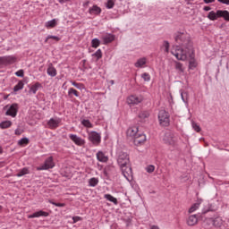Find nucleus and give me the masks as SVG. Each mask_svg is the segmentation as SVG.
Instances as JSON below:
<instances>
[{
  "label": "nucleus",
  "mask_w": 229,
  "mask_h": 229,
  "mask_svg": "<svg viewBox=\"0 0 229 229\" xmlns=\"http://www.w3.org/2000/svg\"><path fill=\"white\" fill-rule=\"evenodd\" d=\"M47 74L52 77L56 76V69H55V67H53L52 64H50V65L47 69Z\"/></svg>",
  "instance_id": "obj_23"
},
{
  "label": "nucleus",
  "mask_w": 229,
  "mask_h": 229,
  "mask_svg": "<svg viewBox=\"0 0 229 229\" xmlns=\"http://www.w3.org/2000/svg\"><path fill=\"white\" fill-rule=\"evenodd\" d=\"M49 203H51L52 205H55V207H65V203H56V202H53L52 200H49Z\"/></svg>",
  "instance_id": "obj_45"
},
{
  "label": "nucleus",
  "mask_w": 229,
  "mask_h": 229,
  "mask_svg": "<svg viewBox=\"0 0 229 229\" xmlns=\"http://www.w3.org/2000/svg\"><path fill=\"white\" fill-rule=\"evenodd\" d=\"M142 65H146V58H140L135 64V67H142Z\"/></svg>",
  "instance_id": "obj_30"
},
{
  "label": "nucleus",
  "mask_w": 229,
  "mask_h": 229,
  "mask_svg": "<svg viewBox=\"0 0 229 229\" xmlns=\"http://www.w3.org/2000/svg\"><path fill=\"white\" fill-rule=\"evenodd\" d=\"M158 119L161 126H169V113H167L165 110L159 111Z\"/></svg>",
  "instance_id": "obj_4"
},
{
  "label": "nucleus",
  "mask_w": 229,
  "mask_h": 229,
  "mask_svg": "<svg viewBox=\"0 0 229 229\" xmlns=\"http://www.w3.org/2000/svg\"><path fill=\"white\" fill-rule=\"evenodd\" d=\"M89 13L94 15H99L101 13V8L98 5H93L92 8H89Z\"/></svg>",
  "instance_id": "obj_20"
},
{
  "label": "nucleus",
  "mask_w": 229,
  "mask_h": 229,
  "mask_svg": "<svg viewBox=\"0 0 229 229\" xmlns=\"http://www.w3.org/2000/svg\"><path fill=\"white\" fill-rule=\"evenodd\" d=\"M174 39L182 48L172 51V55H174L177 60L185 62V60H187V52L194 49V43H192V39H191V35L187 32H177Z\"/></svg>",
  "instance_id": "obj_1"
},
{
  "label": "nucleus",
  "mask_w": 229,
  "mask_h": 229,
  "mask_svg": "<svg viewBox=\"0 0 229 229\" xmlns=\"http://www.w3.org/2000/svg\"><path fill=\"white\" fill-rule=\"evenodd\" d=\"M149 117V113L148 111H142L139 114L140 119H148Z\"/></svg>",
  "instance_id": "obj_32"
},
{
  "label": "nucleus",
  "mask_w": 229,
  "mask_h": 229,
  "mask_svg": "<svg viewBox=\"0 0 229 229\" xmlns=\"http://www.w3.org/2000/svg\"><path fill=\"white\" fill-rule=\"evenodd\" d=\"M89 140L93 143L94 146H99V144H101V134L93 131L89 134Z\"/></svg>",
  "instance_id": "obj_5"
},
{
  "label": "nucleus",
  "mask_w": 229,
  "mask_h": 229,
  "mask_svg": "<svg viewBox=\"0 0 229 229\" xmlns=\"http://www.w3.org/2000/svg\"><path fill=\"white\" fill-rule=\"evenodd\" d=\"M24 89V82L20 81L17 85L14 86L13 91L19 92V90H22Z\"/></svg>",
  "instance_id": "obj_24"
},
{
  "label": "nucleus",
  "mask_w": 229,
  "mask_h": 229,
  "mask_svg": "<svg viewBox=\"0 0 229 229\" xmlns=\"http://www.w3.org/2000/svg\"><path fill=\"white\" fill-rule=\"evenodd\" d=\"M18 144H20V146H22L24 144H30V139L22 138L21 140H19Z\"/></svg>",
  "instance_id": "obj_39"
},
{
  "label": "nucleus",
  "mask_w": 229,
  "mask_h": 229,
  "mask_svg": "<svg viewBox=\"0 0 229 229\" xmlns=\"http://www.w3.org/2000/svg\"><path fill=\"white\" fill-rule=\"evenodd\" d=\"M3 210V206H0V212Z\"/></svg>",
  "instance_id": "obj_59"
},
{
  "label": "nucleus",
  "mask_w": 229,
  "mask_h": 229,
  "mask_svg": "<svg viewBox=\"0 0 229 229\" xmlns=\"http://www.w3.org/2000/svg\"><path fill=\"white\" fill-rule=\"evenodd\" d=\"M117 162L120 165L122 174L126 180L131 176H133V171L131 170V165L130 164V156L126 152H121L119 154Z\"/></svg>",
  "instance_id": "obj_2"
},
{
  "label": "nucleus",
  "mask_w": 229,
  "mask_h": 229,
  "mask_svg": "<svg viewBox=\"0 0 229 229\" xmlns=\"http://www.w3.org/2000/svg\"><path fill=\"white\" fill-rule=\"evenodd\" d=\"M151 229H160L158 226H157V225H153L152 227H151Z\"/></svg>",
  "instance_id": "obj_56"
},
{
  "label": "nucleus",
  "mask_w": 229,
  "mask_h": 229,
  "mask_svg": "<svg viewBox=\"0 0 229 229\" xmlns=\"http://www.w3.org/2000/svg\"><path fill=\"white\" fill-rule=\"evenodd\" d=\"M206 4H209V3H216V0H203Z\"/></svg>",
  "instance_id": "obj_51"
},
{
  "label": "nucleus",
  "mask_w": 229,
  "mask_h": 229,
  "mask_svg": "<svg viewBox=\"0 0 229 229\" xmlns=\"http://www.w3.org/2000/svg\"><path fill=\"white\" fill-rule=\"evenodd\" d=\"M90 4V1H86L84 4H83V6L84 8H89V5Z\"/></svg>",
  "instance_id": "obj_52"
},
{
  "label": "nucleus",
  "mask_w": 229,
  "mask_h": 229,
  "mask_svg": "<svg viewBox=\"0 0 229 229\" xmlns=\"http://www.w3.org/2000/svg\"><path fill=\"white\" fill-rule=\"evenodd\" d=\"M82 62H83V64H86V62H87V60H85V59H84Z\"/></svg>",
  "instance_id": "obj_58"
},
{
  "label": "nucleus",
  "mask_w": 229,
  "mask_h": 229,
  "mask_svg": "<svg viewBox=\"0 0 229 229\" xmlns=\"http://www.w3.org/2000/svg\"><path fill=\"white\" fill-rule=\"evenodd\" d=\"M72 85H73V87H76V89H81V84L75 82V81L72 82Z\"/></svg>",
  "instance_id": "obj_50"
},
{
  "label": "nucleus",
  "mask_w": 229,
  "mask_h": 229,
  "mask_svg": "<svg viewBox=\"0 0 229 229\" xmlns=\"http://www.w3.org/2000/svg\"><path fill=\"white\" fill-rule=\"evenodd\" d=\"M139 135V127H130L127 130V137H137Z\"/></svg>",
  "instance_id": "obj_12"
},
{
  "label": "nucleus",
  "mask_w": 229,
  "mask_h": 229,
  "mask_svg": "<svg viewBox=\"0 0 229 229\" xmlns=\"http://www.w3.org/2000/svg\"><path fill=\"white\" fill-rule=\"evenodd\" d=\"M17 112H19V104L14 103L10 106L8 110L5 112V115H10L11 117H17Z\"/></svg>",
  "instance_id": "obj_7"
},
{
  "label": "nucleus",
  "mask_w": 229,
  "mask_h": 229,
  "mask_svg": "<svg viewBox=\"0 0 229 229\" xmlns=\"http://www.w3.org/2000/svg\"><path fill=\"white\" fill-rule=\"evenodd\" d=\"M71 94H73L75 98H78L80 96V94L78 93V90H76L73 88H71L68 91V96H71Z\"/></svg>",
  "instance_id": "obj_36"
},
{
  "label": "nucleus",
  "mask_w": 229,
  "mask_h": 229,
  "mask_svg": "<svg viewBox=\"0 0 229 229\" xmlns=\"http://www.w3.org/2000/svg\"><path fill=\"white\" fill-rule=\"evenodd\" d=\"M127 103L128 105H139V103H142V98L131 95L127 98Z\"/></svg>",
  "instance_id": "obj_11"
},
{
  "label": "nucleus",
  "mask_w": 229,
  "mask_h": 229,
  "mask_svg": "<svg viewBox=\"0 0 229 229\" xmlns=\"http://www.w3.org/2000/svg\"><path fill=\"white\" fill-rule=\"evenodd\" d=\"M17 62V57L14 55H5L0 57V65H12Z\"/></svg>",
  "instance_id": "obj_6"
},
{
  "label": "nucleus",
  "mask_w": 229,
  "mask_h": 229,
  "mask_svg": "<svg viewBox=\"0 0 229 229\" xmlns=\"http://www.w3.org/2000/svg\"><path fill=\"white\" fill-rule=\"evenodd\" d=\"M213 226L216 228H221V226H223V218H221V216L213 218Z\"/></svg>",
  "instance_id": "obj_17"
},
{
  "label": "nucleus",
  "mask_w": 229,
  "mask_h": 229,
  "mask_svg": "<svg viewBox=\"0 0 229 229\" xmlns=\"http://www.w3.org/2000/svg\"><path fill=\"white\" fill-rule=\"evenodd\" d=\"M53 167H55V162L53 161V157H49L46 159L44 165H41L38 170L42 171L46 169H53Z\"/></svg>",
  "instance_id": "obj_9"
},
{
  "label": "nucleus",
  "mask_w": 229,
  "mask_h": 229,
  "mask_svg": "<svg viewBox=\"0 0 229 229\" xmlns=\"http://www.w3.org/2000/svg\"><path fill=\"white\" fill-rule=\"evenodd\" d=\"M167 144L170 146H174V140L171 139V140H167Z\"/></svg>",
  "instance_id": "obj_54"
},
{
  "label": "nucleus",
  "mask_w": 229,
  "mask_h": 229,
  "mask_svg": "<svg viewBox=\"0 0 229 229\" xmlns=\"http://www.w3.org/2000/svg\"><path fill=\"white\" fill-rule=\"evenodd\" d=\"M24 174H30V170L26 167L22 168L17 174L16 176L21 177L24 176Z\"/></svg>",
  "instance_id": "obj_29"
},
{
  "label": "nucleus",
  "mask_w": 229,
  "mask_h": 229,
  "mask_svg": "<svg viewBox=\"0 0 229 229\" xmlns=\"http://www.w3.org/2000/svg\"><path fill=\"white\" fill-rule=\"evenodd\" d=\"M4 108H8V106H5Z\"/></svg>",
  "instance_id": "obj_63"
},
{
  "label": "nucleus",
  "mask_w": 229,
  "mask_h": 229,
  "mask_svg": "<svg viewBox=\"0 0 229 229\" xmlns=\"http://www.w3.org/2000/svg\"><path fill=\"white\" fill-rule=\"evenodd\" d=\"M101 45V41L98 38H93L91 40V47H94L95 49L99 47V46Z\"/></svg>",
  "instance_id": "obj_27"
},
{
  "label": "nucleus",
  "mask_w": 229,
  "mask_h": 229,
  "mask_svg": "<svg viewBox=\"0 0 229 229\" xmlns=\"http://www.w3.org/2000/svg\"><path fill=\"white\" fill-rule=\"evenodd\" d=\"M97 158L99 162H107L108 157L105 156V154L101 151L98 152Z\"/></svg>",
  "instance_id": "obj_22"
},
{
  "label": "nucleus",
  "mask_w": 229,
  "mask_h": 229,
  "mask_svg": "<svg viewBox=\"0 0 229 229\" xmlns=\"http://www.w3.org/2000/svg\"><path fill=\"white\" fill-rule=\"evenodd\" d=\"M22 131L19 129L15 130V135H21Z\"/></svg>",
  "instance_id": "obj_55"
},
{
  "label": "nucleus",
  "mask_w": 229,
  "mask_h": 229,
  "mask_svg": "<svg viewBox=\"0 0 229 229\" xmlns=\"http://www.w3.org/2000/svg\"><path fill=\"white\" fill-rule=\"evenodd\" d=\"M38 89H42V84H40L39 82H36L34 85H32L29 90L30 93H33V94H37V90H38Z\"/></svg>",
  "instance_id": "obj_18"
},
{
  "label": "nucleus",
  "mask_w": 229,
  "mask_h": 229,
  "mask_svg": "<svg viewBox=\"0 0 229 229\" xmlns=\"http://www.w3.org/2000/svg\"><path fill=\"white\" fill-rule=\"evenodd\" d=\"M208 212H216V208L212 207L210 205L208 209L202 211L201 215L199 216L201 221H203L204 226H210V225H213V218L212 217H207V214Z\"/></svg>",
  "instance_id": "obj_3"
},
{
  "label": "nucleus",
  "mask_w": 229,
  "mask_h": 229,
  "mask_svg": "<svg viewBox=\"0 0 229 229\" xmlns=\"http://www.w3.org/2000/svg\"><path fill=\"white\" fill-rule=\"evenodd\" d=\"M106 199H107L108 201H111L112 203H114V205H117V199H115V197L110 195V194H106L105 195Z\"/></svg>",
  "instance_id": "obj_28"
},
{
  "label": "nucleus",
  "mask_w": 229,
  "mask_h": 229,
  "mask_svg": "<svg viewBox=\"0 0 229 229\" xmlns=\"http://www.w3.org/2000/svg\"><path fill=\"white\" fill-rule=\"evenodd\" d=\"M15 74L18 76V78H24V70H20L16 72Z\"/></svg>",
  "instance_id": "obj_43"
},
{
  "label": "nucleus",
  "mask_w": 229,
  "mask_h": 229,
  "mask_svg": "<svg viewBox=\"0 0 229 229\" xmlns=\"http://www.w3.org/2000/svg\"><path fill=\"white\" fill-rule=\"evenodd\" d=\"M110 83H111V85H114V81H111Z\"/></svg>",
  "instance_id": "obj_61"
},
{
  "label": "nucleus",
  "mask_w": 229,
  "mask_h": 229,
  "mask_svg": "<svg viewBox=\"0 0 229 229\" xmlns=\"http://www.w3.org/2000/svg\"><path fill=\"white\" fill-rule=\"evenodd\" d=\"M92 56H96L98 60L103 57V53L101 52V49H98L96 53L92 55Z\"/></svg>",
  "instance_id": "obj_37"
},
{
  "label": "nucleus",
  "mask_w": 229,
  "mask_h": 229,
  "mask_svg": "<svg viewBox=\"0 0 229 229\" xmlns=\"http://www.w3.org/2000/svg\"><path fill=\"white\" fill-rule=\"evenodd\" d=\"M3 210V206H0V212Z\"/></svg>",
  "instance_id": "obj_60"
},
{
  "label": "nucleus",
  "mask_w": 229,
  "mask_h": 229,
  "mask_svg": "<svg viewBox=\"0 0 229 229\" xmlns=\"http://www.w3.org/2000/svg\"><path fill=\"white\" fill-rule=\"evenodd\" d=\"M141 78H143L144 81H151V75H149V73H148V72H144L141 75Z\"/></svg>",
  "instance_id": "obj_38"
},
{
  "label": "nucleus",
  "mask_w": 229,
  "mask_h": 229,
  "mask_svg": "<svg viewBox=\"0 0 229 229\" xmlns=\"http://www.w3.org/2000/svg\"><path fill=\"white\" fill-rule=\"evenodd\" d=\"M89 183L90 187H96V185L98 183H99V181L98 180V178L93 177V178L89 179Z\"/></svg>",
  "instance_id": "obj_33"
},
{
  "label": "nucleus",
  "mask_w": 229,
  "mask_h": 229,
  "mask_svg": "<svg viewBox=\"0 0 229 229\" xmlns=\"http://www.w3.org/2000/svg\"><path fill=\"white\" fill-rule=\"evenodd\" d=\"M47 40H49V38H46V40H45V42L47 43Z\"/></svg>",
  "instance_id": "obj_62"
},
{
  "label": "nucleus",
  "mask_w": 229,
  "mask_h": 229,
  "mask_svg": "<svg viewBox=\"0 0 229 229\" xmlns=\"http://www.w3.org/2000/svg\"><path fill=\"white\" fill-rule=\"evenodd\" d=\"M61 1H70V0H61Z\"/></svg>",
  "instance_id": "obj_64"
},
{
  "label": "nucleus",
  "mask_w": 229,
  "mask_h": 229,
  "mask_svg": "<svg viewBox=\"0 0 229 229\" xmlns=\"http://www.w3.org/2000/svg\"><path fill=\"white\" fill-rule=\"evenodd\" d=\"M186 56H189V69H196L198 67V63H196V59L194 58V49L192 51L186 52Z\"/></svg>",
  "instance_id": "obj_8"
},
{
  "label": "nucleus",
  "mask_w": 229,
  "mask_h": 229,
  "mask_svg": "<svg viewBox=\"0 0 229 229\" xmlns=\"http://www.w3.org/2000/svg\"><path fill=\"white\" fill-rule=\"evenodd\" d=\"M203 10H204V12H210V10H212V8L210 6H204Z\"/></svg>",
  "instance_id": "obj_53"
},
{
  "label": "nucleus",
  "mask_w": 229,
  "mask_h": 229,
  "mask_svg": "<svg viewBox=\"0 0 229 229\" xmlns=\"http://www.w3.org/2000/svg\"><path fill=\"white\" fill-rule=\"evenodd\" d=\"M217 16L219 18L225 19L227 22H229V12L225 10H217Z\"/></svg>",
  "instance_id": "obj_15"
},
{
  "label": "nucleus",
  "mask_w": 229,
  "mask_h": 229,
  "mask_svg": "<svg viewBox=\"0 0 229 229\" xmlns=\"http://www.w3.org/2000/svg\"><path fill=\"white\" fill-rule=\"evenodd\" d=\"M81 123L83 124V126H85L86 128H92V123H90L89 120H83L81 122Z\"/></svg>",
  "instance_id": "obj_40"
},
{
  "label": "nucleus",
  "mask_w": 229,
  "mask_h": 229,
  "mask_svg": "<svg viewBox=\"0 0 229 229\" xmlns=\"http://www.w3.org/2000/svg\"><path fill=\"white\" fill-rule=\"evenodd\" d=\"M47 38H53V40H56V42H58L60 40V38H58L56 36H47Z\"/></svg>",
  "instance_id": "obj_48"
},
{
  "label": "nucleus",
  "mask_w": 229,
  "mask_h": 229,
  "mask_svg": "<svg viewBox=\"0 0 229 229\" xmlns=\"http://www.w3.org/2000/svg\"><path fill=\"white\" fill-rule=\"evenodd\" d=\"M218 3H221L222 4H229V0H217Z\"/></svg>",
  "instance_id": "obj_49"
},
{
  "label": "nucleus",
  "mask_w": 229,
  "mask_h": 229,
  "mask_svg": "<svg viewBox=\"0 0 229 229\" xmlns=\"http://www.w3.org/2000/svg\"><path fill=\"white\" fill-rule=\"evenodd\" d=\"M70 139L75 144H77V146H83V144H85V141L83 140H81V138L76 136V134H71Z\"/></svg>",
  "instance_id": "obj_13"
},
{
  "label": "nucleus",
  "mask_w": 229,
  "mask_h": 229,
  "mask_svg": "<svg viewBox=\"0 0 229 229\" xmlns=\"http://www.w3.org/2000/svg\"><path fill=\"white\" fill-rule=\"evenodd\" d=\"M115 4L113 2V0H108L107 1V4H106V7L107 8H114V5Z\"/></svg>",
  "instance_id": "obj_46"
},
{
  "label": "nucleus",
  "mask_w": 229,
  "mask_h": 229,
  "mask_svg": "<svg viewBox=\"0 0 229 229\" xmlns=\"http://www.w3.org/2000/svg\"><path fill=\"white\" fill-rule=\"evenodd\" d=\"M47 28H55L56 26V20H52L49 21L47 24H46Z\"/></svg>",
  "instance_id": "obj_35"
},
{
  "label": "nucleus",
  "mask_w": 229,
  "mask_h": 229,
  "mask_svg": "<svg viewBox=\"0 0 229 229\" xmlns=\"http://www.w3.org/2000/svg\"><path fill=\"white\" fill-rule=\"evenodd\" d=\"M134 146H142L146 142V136L144 134H138L133 138Z\"/></svg>",
  "instance_id": "obj_10"
},
{
  "label": "nucleus",
  "mask_w": 229,
  "mask_h": 229,
  "mask_svg": "<svg viewBox=\"0 0 229 229\" xmlns=\"http://www.w3.org/2000/svg\"><path fill=\"white\" fill-rule=\"evenodd\" d=\"M12 126V121H4L0 123V128L2 130H6V128H10Z\"/></svg>",
  "instance_id": "obj_25"
},
{
  "label": "nucleus",
  "mask_w": 229,
  "mask_h": 229,
  "mask_svg": "<svg viewBox=\"0 0 229 229\" xmlns=\"http://www.w3.org/2000/svg\"><path fill=\"white\" fill-rule=\"evenodd\" d=\"M192 128L193 130H195V131H197V133H199V131H201V127H199V125H198V123H196L195 122H192Z\"/></svg>",
  "instance_id": "obj_41"
},
{
  "label": "nucleus",
  "mask_w": 229,
  "mask_h": 229,
  "mask_svg": "<svg viewBox=\"0 0 229 229\" xmlns=\"http://www.w3.org/2000/svg\"><path fill=\"white\" fill-rule=\"evenodd\" d=\"M3 153V148L0 147V154Z\"/></svg>",
  "instance_id": "obj_57"
},
{
  "label": "nucleus",
  "mask_w": 229,
  "mask_h": 229,
  "mask_svg": "<svg viewBox=\"0 0 229 229\" xmlns=\"http://www.w3.org/2000/svg\"><path fill=\"white\" fill-rule=\"evenodd\" d=\"M208 19H209V21H217V19H219V16L217 15V11L216 13L214 11L209 12L208 14Z\"/></svg>",
  "instance_id": "obj_21"
},
{
  "label": "nucleus",
  "mask_w": 229,
  "mask_h": 229,
  "mask_svg": "<svg viewBox=\"0 0 229 229\" xmlns=\"http://www.w3.org/2000/svg\"><path fill=\"white\" fill-rule=\"evenodd\" d=\"M163 47H165V53H169V41H164Z\"/></svg>",
  "instance_id": "obj_42"
},
{
  "label": "nucleus",
  "mask_w": 229,
  "mask_h": 229,
  "mask_svg": "<svg viewBox=\"0 0 229 229\" xmlns=\"http://www.w3.org/2000/svg\"><path fill=\"white\" fill-rule=\"evenodd\" d=\"M199 205H201V202H196L195 204H193L190 209H189V213L192 214V212H196V210H198L199 208Z\"/></svg>",
  "instance_id": "obj_26"
},
{
  "label": "nucleus",
  "mask_w": 229,
  "mask_h": 229,
  "mask_svg": "<svg viewBox=\"0 0 229 229\" xmlns=\"http://www.w3.org/2000/svg\"><path fill=\"white\" fill-rule=\"evenodd\" d=\"M188 226H196L198 225V216L196 215H191L187 219Z\"/></svg>",
  "instance_id": "obj_14"
},
{
  "label": "nucleus",
  "mask_w": 229,
  "mask_h": 229,
  "mask_svg": "<svg viewBox=\"0 0 229 229\" xmlns=\"http://www.w3.org/2000/svg\"><path fill=\"white\" fill-rule=\"evenodd\" d=\"M146 171H147V173H153V171H155V165H150L147 166Z\"/></svg>",
  "instance_id": "obj_44"
},
{
  "label": "nucleus",
  "mask_w": 229,
  "mask_h": 229,
  "mask_svg": "<svg viewBox=\"0 0 229 229\" xmlns=\"http://www.w3.org/2000/svg\"><path fill=\"white\" fill-rule=\"evenodd\" d=\"M48 126H50V128H56L58 126V122L52 118L48 121Z\"/></svg>",
  "instance_id": "obj_31"
},
{
  "label": "nucleus",
  "mask_w": 229,
  "mask_h": 229,
  "mask_svg": "<svg viewBox=\"0 0 229 229\" xmlns=\"http://www.w3.org/2000/svg\"><path fill=\"white\" fill-rule=\"evenodd\" d=\"M72 221H73V223H78V221H81V216H73Z\"/></svg>",
  "instance_id": "obj_47"
},
{
  "label": "nucleus",
  "mask_w": 229,
  "mask_h": 229,
  "mask_svg": "<svg viewBox=\"0 0 229 229\" xmlns=\"http://www.w3.org/2000/svg\"><path fill=\"white\" fill-rule=\"evenodd\" d=\"M175 69L180 72H183V64L180 62H175Z\"/></svg>",
  "instance_id": "obj_34"
},
{
  "label": "nucleus",
  "mask_w": 229,
  "mask_h": 229,
  "mask_svg": "<svg viewBox=\"0 0 229 229\" xmlns=\"http://www.w3.org/2000/svg\"><path fill=\"white\" fill-rule=\"evenodd\" d=\"M47 216H49V213L46 212V211H38V212H35L33 213L32 215H30L29 217L30 218H33V217H40V216H43V217H47Z\"/></svg>",
  "instance_id": "obj_16"
},
{
  "label": "nucleus",
  "mask_w": 229,
  "mask_h": 229,
  "mask_svg": "<svg viewBox=\"0 0 229 229\" xmlns=\"http://www.w3.org/2000/svg\"><path fill=\"white\" fill-rule=\"evenodd\" d=\"M115 40V36L109 34L103 38L104 44H110V42H114Z\"/></svg>",
  "instance_id": "obj_19"
}]
</instances>
